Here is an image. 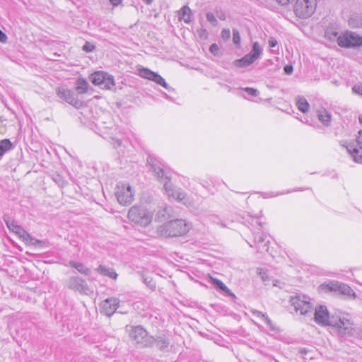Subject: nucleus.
Returning a JSON list of instances; mask_svg holds the SVG:
<instances>
[{
  "label": "nucleus",
  "instance_id": "1",
  "mask_svg": "<svg viewBox=\"0 0 362 362\" xmlns=\"http://www.w3.org/2000/svg\"><path fill=\"white\" fill-rule=\"evenodd\" d=\"M147 163L160 182H164V189L170 199L181 202L185 199L186 194L180 188H177L172 182L168 173L160 166V164L151 156L147 158Z\"/></svg>",
  "mask_w": 362,
  "mask_h": 362
},
{
  "label": "nucleus",
  "instance_id": "42",
  "mask_svg": "<svg viewBox=\"0 0 362 362\" xmlns=\"http://www.w3.org/2000/svg\"><path fill=\"white\" fill-rule=\"evenodd\" d=\"M233 41L235 45H240V35L237 29L233 30Z\"/></svg>",
  "mask_w": 362,
  "mask_h": 362
},
{
  "label": "nucleus",
  "instance_id": "15",
  "mask_svg": "<svg viewBox=\"0 0 362 362\" xmlns=\"http://www.w3.org/2000/svg\"><path fill=\"white\" fill-rule=\"evenodd\" d=\"M336 324L332 325V327H335L339 332L344 335H352L353 334V324L351 321L345 317H339V318H334Z\"/></svg>",
  "mask_w": 362,
  "mask_h": 362
},
{
  "label": "nucleus",
  "instance_id": "52",
  "mask_svg": "<svg viewBox=\"0 0 362 362\" xmlns=\"http://www.w3.org/2000/svg\"><path fill=\"white\" fill-rule=\"evenodd\" d=\"M113 145L115 148L119 147L122 145V141L119 139H114Z\"/></svg>",
  "mask_w": 362,
  "mask_h": 362
},
{
  "label": "nucleus",
  "instance_id": "59",
  "mask_svg": "<svg viewBox=\"0 0 362 362\" xmlns=\"http://www.w3.org/2000/svg\"><path fill=\"white\" fill-rule=\"evenodd\" d=\"M359 122L362 124V117H359Z\"/></svg>",
  "mask_w": 362,
  "mask_h": 362
},
{
  "label": "nucleus",
  "instance_id": "29",
  "mask_svg": "<svg viewBox=\"0 0 362 362\" xmlns=\"http://www.w3.org/2000/svg\"><path fill=\"white\" fill-rule=\"evenodd\" d=\"M13 145L12 142L8 139H2L0 141V158L3 156V155L7 151L13 149Z\"/></svg>",
  "mask_w": 362,
  "mask_h": 362
},
{
  "label": "nucleus",
  "instance_id": "41",
  "mask_svg": "<svg viewBox=\"0 0 362 362\" xmlns=\"http://www.w3.org/2000/svg\"><path fill=\"white\" fill-rule=\"evenodd\" d=\"M241 90L245 91L250 97H257L259 94V90L253 88L245 87Z\"/></svg>",
  "mask_w": 362,
  "mask_h": 362
},
{
  "label": "nucleus",
  "instance_id": "14",
  "mask_svg": "<svg viewBox=\"0 0 362 362\" xmlns=\"http://www.w3.org/2000/svg\"><path fill=\"white\" fill-rule=\"evenodd\" d=\"M66 284L68 288L78 291L80 293L87 294L89 291V287L85 279L79 276H71L66 281Z\"/></svg>",
  "mask_w": 362,
  "mask_h": 362
},
{
  "label": "nucleus",
  "instance_id": "5",
  "mask_svg": "<svg viewBox=\"0 0 362 362\" xmlns=\"http://www.w3.org/2000/svg\"><path fill=\"white\" fill-rule=\"evenodd\" d=\"M317 0H296L294 12L300 18L311 16L315 11Z\"/></svg>",
  "mask_w": 362,
  "mask_h": 362
},
{
  "label": "nucleus",
  "instance_id": "28",
  "mask_svg": "<svg viewBox=\"0 0 362 362\" xmlns=\"http://www.w3.org/2000/svg\"><path fill=\"white\" fill-rule=\"evenodd\" d=\"M296 106L303 113H306L309 110L310 105L307 100L302 96H298L296 100Z\"/></svg>",
  "mask_w": 362,
  "mask_h": 362
},
{
  "label": "nucleus",
  "instance_id": "9",
  "mask_svg": "<svg viewBox=\"0 0 362 362\" xmlns=\"http://www.w3.org/2000/svg\"><path fill=\"white\" fill-rule=\"evenodd\" d=\"M321 288L325 291H334L348 297L356 298L354 291L347 284L339 282H330L327 284H322Z\"/></svg>",
  "mask_w": 362,
  "mask_h": 362
},
{
  "label": "nucleus",
  "instance_id": "27",
  "mask_svg": "<svg viewBox=\"0 0 362 362\" xmlns=\"http://www.w3.org/2000/svg\"><path fill=\"white\" fill-rule=\"evenodd\" d=\"M191 10L189 6H182L179 11V18L180 20H183L184 22L189 23L191 22Z\"/></svg>",
  "mask_w": 362,
  "mask_h": 362
},
{
  "label": "nucleus",
  "instance_id": "53",
  "mask_svg": "<svg viewBox=\"0 0 362 362\" xmlns=\"http://www.w3.org/2000/svg\"><path fill=\"white\" fill-rule=\"evenodd\" d=\"M109 1L112 6H117L121 4L122 0H109Z\"/></svg>",
  "mask_w": 362,
  "mask_h": 362
},
{
  "label": "nucleus",
  "instance_id": "24",
  "mask_svg": "<svg viewBox=\"0 0 362 362\" xmlns=\"http://www.w3.org/2000/svg\"><path fill=\"white\" fill-rule=\"evenodd\" d=\"M252 313L255 316L261 318L262 320L266 323V325L269 327L271 330H275V327H274L272 320L266 313H263L262 312L257 310H253Z\"/></svg>",
  "mask_w": 362,
  "mask_h": 362
},
{
  "label": "nucleus",
  "instance_id": "19",
  "mask_svg": "<svg viewBox=\"0 0 362 362\" xmlns=\"http://www.w3.org/2000/svg\"><path fill=\"white\" fill-rule=\"evenodd\" d=\"M267 236L264 234L257 233L255 235L254 241L256 245L257 250L259 252L268 251L269 247L268 245L269 241L266 240Z\"/></svg>",
  "mask_w": 362,
  "mask_h": 362
},
{
  "label": "nucleus",
  "instance_id": "43",
  "mask_svg": "<svg viewBox=\"0 0 362 362\" xmlns=\"http://www.w3.org/2000/svg\"><path fill=\"white\" fill-rule=\"evenodd\" d=\"M206 17L207 21L210 22L213 25H216L218 21L212 13L208 12L206 15Z\"/></svg>",
  "mask_w": 362,
  "mask_h": 362
},
{
  "label": "nucleus",
  "instance_id": "51",
  "mask_svg": "<svg viewBox=\"0 0 362 362\" xmlns=\"http://www.w3.org/2000/svg\"><path fill=\"white\" fill-rule=\"evenodd\" d=\"M276 1L281 6H286L291 2H293L294 0H276Z\"/></svg>",
  "mask_w": 362,
  "mask_h": 362
},
{
  "label": "nucleus",
  "instance_id": "55",
  "mask_svg": "<svg viewBox=\"0 0 362 362\" xmlns=\"http://www.w3.org/2000/svg\"><path fill=\"white\" fill-rule=\"evenodd\" d=\"M305 189H308V187H306V189L299 188V189H292V190H288L286 192V193H291V192H293L302 191V190H305Z\"/></svg>",
  "mask_w": 362,
  "mask_h": 362
},
{
  "label": "nucleus",
  "instance_id": "6",
  "mask_svg": "<svg viewBox=\"0 0 362 362\" xmlns=\"http://www.w3.org/2000/svg\"><path fill=\"white\" fill-rule=\"evenodd\" d=\"M89 79L93 84L103 89L111 90L115 86L113 76L105 71H95L90 76Z\"/></svg>",
  "mask_w": 362,
  "mask_h": 362
},
{
  "label": "nucleus",
  "instance_id": "38",
  "mask_svg": "<svg viewBox=\"0 0 362 362\" xmlns=\"http://www.w3.org/2000/svg\"><path fill=\"white\" fill-rule=\"evenodd\" d=\"M52 180L60 187H64L66 185V181L59 174L53 175Z\"/></svg>",
  "mask_w": 362,
  "mask_h": 362
},
{
  "label": "nucleus",
  "instance_id": "11",
  "mask_svg": "<svg viewBox=\"0 0 362 362\" xmlns=\"http://www.w3.org/2000/svg\"><path fill=\"white\" fill-rule=\"evenodd\" d=\"M138 74L142 78L154 81L169 91L174 90L173 88L168 86L165 79L160 75L147 68L142 67L138 69Z\"/></svg>",
  "mask_w": 362,
  "mask_h": 362
},
{
  "label": "nucleus",
  "instance_id": "40",
  "mask_svg": "<svg viewBox=\"0 0 362 362\" xmlns=\"http://www.w3.org/2000/svg\"><path fill=\"white\" fill-rule=\"evenodd\" d=\"M310 354H311V351L306 348H300L298 350V354L300 355V356L302 358H304L305 359H307V356L310 359H311L313 358V356H310Z\"/></svg>",
  "mask_w": 362,
  "mask_h": 362
},
{
  "label": "nucleus",
  "instance_id": "10",
  "mask_svg": "<svg viewBox=\"0 0 362 362\" xmlns=\"http://www.w3.org/2000/svg\"><path fill=\"white\" fill-rule=\"evenodd\" d=\"M315 321L317 324L322 326H332L336 324L334 321V316H329L327 308L325 305H320L315 308Z\"/></svg>",
  "mask_w": 362,
  "mask_h": 362
},
{
  "label": "nucleus",
  "instance_id": "58",
  "mask_svg": "<svg viewBox=\"0 0 362 362\" xmlns=\"http://www.w3.org/2000/svg\"><path fill=\"white\" fill-rule=\"evenodd\" d=\"M0 34L3 35L4 38H7L6 35L1 30H0Z\"/></svg>",
  "mask_w": 362,
  "mask_h": 362
},
{
  "label": "nucleus",
  "instance_id": "23",
  "mask_svg": "<svg viewBox=\"0 0 362 362\" xmlns=\"http://www.w3.org/2000/svg\"><path fill=\"white\" fill-rule=\"evenodd\" d=\"M69 265L71 267L75 268L78 272L84 275H90L91 271L90 269L86 267L83 263L77 262L75 261H70Z\"/></svg>",
  "mask_w": 362,
  "mask_h": 362
},
{
  "label": "nucleus",
  "instance_id": "4",
  "mask_svg": "<svg viewBox=\"0 0 362 362\" xmlns=\"http://www.w3.org/2000/svg\"><path fill=\"white\" fill-rule=\"evenodd\" d=\"M131 339L141 347L152 346L153 337L148 334L147 332L140 325L132 327L129 331Z\"/></svg>",
  "mask_w": 362,
  "mask_h": 362
},
{
  "label": "nucleus",
  "instance_id": "32",
  "mask_svg": "<svg viewBox=\"0 0 362 362\" xmlns=\"http://www.w3.org/2000/svg\"><path fill=\"white\" fill-rule=\"evenodd\" d=\"M337 44L341 47L350 48V40L349 32L344 35H339L337 37Z\"/></svg>",
  "mask_w": 362,
  "mask_h": 362
},
{
  "label": "nucleus",
  "instance_id": "31",
  "mask_svg": "<svg viewBox=\"0 0 362 362\" xmlns=\"http://www.w3.org/2000/svg\"><path fill=\"white\" fill-rule=\"evenodd\" d=\"M245 224H247L252 229L256 228L257 226H259V229L263 228V223L259 221L258 217L248 216L247 218L245 220Z\"/></svg>",
  "mask_w": 362,
  "mask_h": 362
},
{
  "label": "nucleus",
  "instance_id": "2",
  "mask_svg": "<svg viewBox=\"0 0 362 362\" xmlns=\"http://www.w3.org/2000/svg\"><path fill=\"white\" fill-rule=\"evenodd\" d=\"M191 223L184 219L168 221L159 226L157 228L158 235L163 238H176L185 235L192 228Z\"/></svg>",
  "mask_w": 362,
  "mask_h": 362
},
{
  "label": "nucleus",
  "instance_id": "44",
  "mask_svg": "<svg viewBox=\"0 0 362 362\" xmlns=\"http://www.w3.org/2000/svg\"><path fill=\"white\" fill-rule=\"evenodd\" d=\"M82 49L86 52H90L95 49V46L89 42H86L83 46Z\"/></svg>",
  "mask_w": 362,
  "mask_h": 362
},
{
  "label": "nucleus",
  "instance_id": "33",
  "mask_svg": "<svg viewBox=\"0 0 362 362\" xmlns=\"http://www.w3.org/2000/svg\"><path fill=\"white\" fill-rule=\"evenodd\" d=\"M213 284L230 296H235L230 289L219 279H212Z\"/></svg>",
  "mask_w": 362,
  "mask_h": 362
},
{
  "label": "nucleus",
  "instance_id": "22",
  "mask_svg": "<svg viewBox=\"0 0 362 362\" xmlns=\"http://www.w3.org/2000/svg\"><path fill=\"white\" fill-rule=\"evenodd\" d=\"M255 61L254 57L248 53L241 59L235 60L234 64L238 67H245L252 64Z\"/></svg>",
  "mask_w": 362,
  "mask_h": 362
},
{
  "label": "nucleus",
  "instance_id": "54",
  "mask_svg": "<svg viewBox=\"0 0 362 362\" xmlns=\"http://www.w3.org/2000/svg\"><path fill=\"white\" fill-rule=\"evenodd\" d=\"M259 275L261 276V278L264 281H266L267 279H268L265 272H260Z\"/></svg>",
  "mask_w": 362,
  "mask_h": 362
},
{
  "label": "nucleus",
  "instance_id": "7",
  "mask_svg": "<svg viewBox=\"0 0 362 362\" xmlns=\"http://www.w3.org/2000/svg\"><path fill=\"white\" fill-rule=\"evenodd\" d=\"M340 144L346 148L356 163H362V129L358 132L355 142L348 143L346 141H341Z\"/></svg>",
  "mask_w": 362,
  "mask_h": 362
},
{
  "label": "nucleus",
  "instance_id": "57",
  "mask_svg": "<svg viewBox=\"0 0 362 362\" xmlns=\"http://www.w3.org/2000/svg\"><path fill=\"white\" fill-rule=\"evenodd\" d=\"M6 38H4V37H3V35H1L0 34V41H1V42H5V41H6Z\"/></svg>",
  "mask_w": 362,
  "mask_h": 362
},
{
  "label": "nucleus",
  "instance_id": "50",
  "mask_svg": "<svg viewBox=\"0 0 362 362\" xmlns=\"http://www.w3.org/2000/svg\"><path fill=\"white\" fill-rule=\"evenodd\" d=\"M285 74L291 75L293 73V68L292 65H286L284 68Z\"/></svg>",
  "mask_w": 362,
  "mask_h": 362
},
{
  "label": "nucleus",
  "instance_id": "37",
  "mask_svg": "<svg viewBox=\"0 0 362 362\" xmlns=\"http://www.w3.org/2000/svg\"><path fill=\"white\" fill-rule=\"evenodd\" d=\"M24 242L28 244H34V241H36L27 231L23 230V233L19 235Z\"/></svg>",
  "mask_w": 362,
  "mask_h": 362
},
{
  "label": "nucleus",
  "instance_id": "45",
  "mask_svg": "<svg viewBox=\"0 0 362 362\" xmlns=\"http://www.w3.org/2000/svg\"><path fill=\"white\" fill-rule=\"evenodd\" d=\"M287 194L286 192H278V193H274V192H265V193H263V197L265 198V199H267V198H271V197H277L279 195H281V194Z\"/></svg>",
  "mask_w": 362,
  "mask_h": 362
},
{
  "label": "nucleus",
  "instance_id": "62",
  "mask_svg": "<svg viewBox=\"0 0 362 362\" xmlns=\"http://www.w3.org/2000/svg\"><path fill=\"white\" fill-rule=\"evenodd\" d=\"M151 288H155V286L154 285H151Z\"/></svg>",
  "mask_w": 362,
  "mask_h": 362
},
{
  "label": "nucleus",
  "instance_id": "12",
  "mask_svg": "<svg viewBox=\"0 0 362 362\" xmlns=\"http://www.w3.org/2000/svg\"><path fill=\"white\" fill-rule=\"evenodd\" d=\"M115 194L119 203L122 205L129 204L133 201V193L129 185L124 184L117 185Z\"/></svg>",
  "mask_w": 362,
  "mask_h": 362
},
{
  "label": "nucleus",
  "instance_id": "48",
  "mask_svg": "<svg viewBox=\"0 0 362 362\" xmlns=\"http://www.w3.org/2000/svg\"><path fill=\"white\" fill-rule=\"evenodd\" d=\"M268 44L270 47H275L278 45V41L274 37H270L268 40Z\"/></svg>",
  "mask_w": 362,
  "mask_h": 362
},
{
  "label": "nucleus",
  "instance_id": "46",
  "mask_svg": "<svg viewBox=\"0 0 362 362\" xmlns=\"http://www.w3.org/2000/svg\"><path fill=\"white\" fill-rule=\"evenodd\" d=\"M221 37L224 40H228L230 37V32L229 29L224 28L221 31Z\"/></svg>",
  "mask_w": 362,
  "mask_h": 362
},
{
  "label": "nucleus",
  "instance_id": "35",
  "mask_svg": "<svg viewBox=\"0 0 362 362\" xmlns=\"http://www.w3.org/2000/svg\"><path fill=\"white\" fill-rule=\"evenodd\" d=\"M203 221L206 223L218 224L220 223V218L217 215L215 214H207L202 217Z\"/></svg>",
  "mask_w": 362,
  "mask_h": 362
},
{
  "label": "nucleus",
  "instance_id": "21",
  "mask_svg": "<svg viewBox=\"0 0 362 362\" xmlns=\"http://www.w3.org/2000/svg\"><path fill=\"white\" fill-rule=\"evenodd\" d=\"M318 119L326 127L331 123L332 115L326 109L322 108L317 111Z\"/></svg>",
  "mask_w": 362,
  "mask_h": 362
},
{
  "label": "nucleus",
  "instance_id": "16",
  "mask_svg": "<svg viewBox=\"0 0 362 362\" xmlns=\"http://www.w3.org/2000/svg\"><path fill=\"white\" fill-rule=\"evenodd\" d=\"M119 300L116 298H110L100 303L101 313L107 316L112 315L118 308Z\"/></svg>",
  "mask_w": 362,
  "mask_h": 362
},
{
  "label": "nucleus",
  "instance_id": "20",
  "mask_svg": "<svg viewBox=\"0 0 362 362\" xmlns=\"http://www.w3.org/2000/svg\"><path fill=\"white\" fill-rule=\"evenodd\" d=\"M4 221L6 223L8 228L13 233H16L18 236L20 234H21V233H23L24 229L21 226L18 225L13 220H12L8 215L4 216Z\"/></svg>",
  "mask_w": 362,
  "mask_h": 362
},
{
  "label": "nucleus",
  "instance_id": "26",
  "mask_svg": "<svg viewBox=\"0 0 362 362\" xmlns=\"http://www.w3.org/2000/svg\"><path fill=\"white\" fill-rule=\"evenodd\" d=\"M97 272L103 276H109L111 279H116L117 274L112 269L107 268L103 265H100L97 268Z\"/></svg>",
  "mask_w": 362,
  "mask_h": 362
},
{
  "label": "nucleus",
  "instance_id": "36",
  "mask_svg": "<svg viewBox=\"0 0 362 362\" xmlns=\"http://www.w3.org/2000/svg\"><path fill=\"white\" fill-rule=\"evenodd\" d=\"M349 24L352 28H359L362 25V18L358 16H352L349 21Z\"/></svg>",
  "mask_w": 362,
  "mask_h": 362
},
{
  "label": "nucleus",
  "instance_id": "13",
  "mask_svg": "<svg viewBox=\"0 0 362 362\" xmlns=\"http://www.w3.org/2000/svg\"><path fill=\"white\" fill-rule=\"evenodd\" d=\"M55 90L57 95L69 104L75 107H79L81 105V102L78 100L74 93L68 88L64 86H59L57 87Z\"/></svg>",
  "mask_w": 362,
  "mask_h": 362
},
{
  "label": "nucleus",
  "instance_id": "8",
  "mask_svg": "<svg viewBox=\"0 0 362 362\" xmlns=\"http://www.w3.org/2000/svg\"><path fill=\"white\" fill-rule=\"evenodd\" d=\"M310 300L308 296L296 295L291 296L289 301L296 312H299L301 315H305L312 310Z\"/></svg>",
  "mask_w": 362,
  "mask_h": 362
},
{
  "label": "nucleus",
  "instance_id": "56",
  "mask_svg": "<svg viewBox=\"0 0 362 362\" xmlns=\"http://www.w3.org/2000/svg\"><path fill=\"white\" fill-rule=\"evenodd\" d=\"M144 3L146 4H151L153 1V0H142Z\"/></svg>",
  "mask_w": 362,
  "mask_h": 362
},
{
  "label": "nucleus",
  "instance_id": "61",
  "mask_svg": "<svg viewBox=\"0 0 362 362\" xmlns=\"http://www.w3.org/2000/svg\"><path fill=\"white\" fill-rule=\"evenodd\" d=\"M165 97L166 98H168V96L167 95V94H165Z\"/></svg>",
  "mask_w": 362,
  "mask_h": 362
},
{
  "label": "nucleus",
  "instance_id": "17",
  "mask_svg": "<svg viewBox=\"0 0 362 362\" xmlns=\"http://www.w3.org/2000/svg\"><path fill=\"white\" fill-rule=\"evenodd\" d=\"M172 216H173L172 208L165 204H162V205L159 206V207L156 211L155 219H156V221H161L168 219Z\"/></svg>",
  "mask_w": 362,
  "mask_h": 362
},
{
  "label": "nucleus",
  "instance_id": "3",
  "mask_svg": "<svg viewBox=\"0 0 362 362\" xmlns=\"http://www.w3.org/2000/svg\"><path fill=\"white\" fill-rule=\"evenodd\" d=\"M128 218L135 224L146 227L152 221V214L144 207L134 206L128 212Z\"/></svg>",
  "mask_w": 362,
  "mask_h": 362
},
{
  "label": "nucleus",
  "instance_id": "25",
  "mask_svg": "<svg viewBox=\"0 0 362 362\" xmlns=\"http://www.w3.org/2000/svg\"><path fill=\"white\" fill-rule=\"evenodd\" d=\"M76 90L79 94L86 93L88 91L89 84L86 79L79 78L76 81Z\"/></svg>",
  "mask_w": 362,
  "mask_h": 362
},
{
  "label": "nucleus",
  "instance_id": "30",
  "mask_svg": "<svg viewBox=\"0 0 362 362\" xmlns=\"http://www.w3.org/2000/svg\"><path fill=\"white\" fill-rule=\"evenodd\" d=\"M350 40V48L362 46V37L352 32H349Z\"/></svg>",
  "mask_w": 362,
  "mask_h": 362
},
{
  "label": "nucleus",
  "instance_id": "39",
  "mask_svg": "<svg viewBox=\"0 0 362 362\" xmlns=\"http://www.w3.org/2000/svg\"><path fill=\"white\" fill-rule=\"evenodd\" d=\"M325 37H327V39H329L331 41H334V40L337 41V37H339L337 32L333 31L332 30H329V29H327L325 31Z\"/></svg>",
  "mask_w": 362,
  "mask_h": 362
},
{
  "label": "nucleus",
  "instance_id": "47",
  "mask_svg": "<svg viewBox=\"0 0 362 362\" xmlns=\"http://www.w3.org/2000/svg\"><path fill=\"white\" fill-rule=\"evenodd\" d=\"M352 90L354 93L362 95V84H356L353 86Z\"/></svg>",
  "mask_w": 362,
  "mask_h": 362
},
{
  "label": "nucleus",
  "instance_id": "34",
  "mask_svg": "<svg viewBox=\"0 0 362 362\" xmlns=\"http://www.w3.org/2000/svg\"><path fill=\"white\" fill-rule=\"evenodd\" d=\"M249 54L254 57L255 61L259 58L262 54V49L258 42H255L252 45V49Z\"/></svg>",
  "mask_w": 362,
  "mask_h": 362
},
{
  "label": "nucleus",
  "instance_id": "49",
  "mask_svg": "<svg viewBox=\"0 0 362 362\" xmlns=\"http://www.w3.org/2000/svg\"><path fill=\"white\" fill-rule=\"evenodd\" d=\"M209 50L211 53H213L214 54H217L218 50H219V47L218 46V45H216V43H213L210 47H209Z\"/></svg>",
  "mask_w": 362,
  "mask_h": 362
},
{
  "label": "nucleus",
  "instance_id": "18",
  "mask_svg": "<svg viewBox=\"0 0 362 362\" xmlns=\"http://www.w3.org/2000/svg\"><path fill=\"white\" fill-rule=\"evenodd\" d=\"M153 339L154 341L152 343V346L156 345V346L160 351L165 350L170 344L168 336L164 334L153 337Z\"/></svg>",
  "mask_w": 362,
  "mask_h": 362
},
{
  "label": "nucleus",
  "instance_id": "60",
  "mask_svg": "<svg viewBox=\"0 0 362 362\" xmlns=\"http://www.w3.org/2000/svg\"><path fill=\"white\" fill-rule=\"evenodd\" d=\"M358 336L361 339H362V331L361 332V333L358 334Z\"/></svg>",
  "mask_w": 362,
  "mask_h": 362
}]
</instances>
